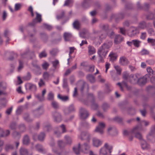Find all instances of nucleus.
Here are the masks:
<instances>
[{"instance_id":"39","label":"nucleus","mask_w":155,"mask_h":155,"mask_svg":"<svg viewBox=\"0 0 155 155\" xmlns=\"http://www.w3.org/2000/svg\"><path fill=\"white\" fill-rule=\"evenodd\" d=\"M23 62L21 60L19 61V65L17 69V71L20 72L23 68Z\"/></svg>"},{"instance_id":"56","label":"nucleus","mask_w":155,"mask_h":155,"mask_svg":"<svg viewBox=\"0 0 155 155\" xmlns=\"http://www.w3.org/2000/svg\"><path fill=\"white\" fill-rule=\"evenodd\" d=\"M52 64H53V66L55 68H56L59 65V62L58 60H55V61H52Z\"/></svg>"},{"instance_id":"36","label":"nucleus","mask_w":155,"mask_h":155,"mask_svg":"<svg viewBox=\"0 0 155 155\" xmlns=\"http://www.w3.org/2000/svg\"><path fill=\"white\" fill-rule=\"evenodd\" d=\"M133 42L134 45L136 47L138 48L140 46L141 42L138 40H133Z\"/></svg>"},{"instance_id":"17","label":"nucleus","mask_w":155,"mask_h":155,"mask_svg":"<svg viewBox=\"0 0 155 155\" xmlns=\"http://www.w3.org/2000/svg\"><path fill=\"white\" fill-rule=\"evenodd\" d=\"M54 120L57 122H59L61 120V116L60 113L58 112H55L54 114Z\"/></svg>"},{"instance_id":"63","label":"nucleus","mask_w":155,"mask_h":155,"mask_svg":"<svg viewBox=\"0 0 155 155\" xmlns=\"http://www.w3.org/2000/svg\"><path fill=\"white\" fill-rule=\"evenodd\" d=\"M19 129L20 131L22 132L25 130V127L23 124H22L19 126Z\"/></svg>"},{"instance_id":"8","label":"nucleus","mask_w":155,"mask_h":155,"mask_svg":"<svg viewBox=\"0 0 155 155\" xmlns=\"http://www.w3.org/2000/svg\"><path fill=\"white\" fill-rule=\"evenodd\" d=\"M47 91L46 89H43L41 91V95L39 94H35V97L38 100L41 101L45 100V95L46 94Z\"/></svg>"},{"instance_id":"12","label":"nucleus","mask_w":155,"mask_h":155,"mask_svg":"<svg viewBox=\"0 0 155 155\" xmlns=\"http://www.w3.org/2000/svg\"><path fill=\"white\" fill-rule=\"evenodd\" d=\"M5 92L0 91V100L2 104H1L2 106V107L5 106L7 102V101L5 98L4 97L2 98L3 96L5 95Z\"/></svg>"},{"instance_id":"21","label":"nucleus","mask_w":155,"mask_h":155,"mask_svg":"<svg viewBox=\"0 0 155 155\" xmlns=\"http://www.w3.org/2000/svg\"><path fill=\"white\" fill-rule=\"evenodd\" d=\"M54 76L53 74H49L47 72H45L43 74V77L46 80H48Z\"/></svg>"},{"instance_id":"58","label":"nucleus","mask_w":155,"mask_h":155,"mask_svg":"<svg viewBox=\"0 0 155 155\" xmlns=\"http://www.w3.org/2000/svg\"><path fill=\"white\" fill-rule=\"evenodd\" d=\"M38 85L40 87H43L45 85V82L42 79H41L38 83Z\"/></svg>"},{"instance_id":"25","label":"nucleus","mask_w":155,"mask_h":155,"mask_svg":"<svg viewBox=\"0 0 155 155\" xmlns=\"http://www.w3.org/2000/svg\"><path fill=\"white\" fill-rule=\"evenodd\" d=\"M88 53L90 54L91 55L94 54L96 51L94 48L91 45H89L88 47Z\"/></svg>"},{"instance_id":"14","label":"nucleus","mask_w":155,"mask_h":155,"mask_svg":"<svg viewBox=\"0 0 155 155\" xmlns=\"http://www.w3.org/2000/svg\"><path fill=\"white\" fill-rule=\"evenodd\" d=\"M124 15L123 13H120L118 14H113L110 16V19L123 18Z\"/></svg>"},{"instance_id":"4","label":"nucleus","mask_w":155,"mask_h":155,"mask_svg":"<svg viewBox=\"0 0 155 155\" xmlns=\"http://www.w3.org/2000/svg\"><path fill=\"white\" fill-rule=\"evenodd\" d=\"M91 146L89 143H84L83 145H81L79 143L77 147H73V149L77 154L79 153L80 150L85 153H87L88 152V150L90 148Z\"/></svg>"},{"instance_id":"28","label":"nucleus","mask_w":155,"mask_h":155,"mask_svg":"<svg viewBox=\"0 0 155 155\" xmlns=\"http://www.w3.org/2000/svg\"><path fill=\"white\" fill-rule=\"evenodd\" d=\"M30 142V139L28 135H25L23 139V143L24 144L27 145Z\"/></svg>"},{"instance_id":"31","label":"nucleus","mask_w":155,"mask_h":155,"mask_svg":"<svg viewBox=\"0 0 155 155\" xmlns=\"http://www.w3.org/2000/svg\"><path fill=\"white\" fill-rule=\"evenodd\" d=\"M110 74L114 80L116 81L118 79V78L114 71H111L110 72Z\"/></svg>"},{"instance_id":"1","label":"nucleus","mask_w":155,"mask_h":155,"mask_svg":"<svg viewBox=\"0 0 155 155\" xmlns=\"http://www.w3.org/2000/svg\"><path fill=\"white\" fill-rule=\"evenodd\" d=\"M139 76V75L138 74H131L129 76L127 74H124L123 76L124 80L121 83H118L117 84V85L120 87L121 90L123 91V87H127V81H129L133 84L137 83Z\"/></svg>"},{"instance_id":"40","label":"nucleus","mask_w":155,"mask_h":155,"mask_svg":"<svg viewBox=\"0 0 155 155\" xmlns=\"http://www.w3.org/2000/svg\"><path fill=\"white\" fill-rule=\"evenodd\" d=\"M58 98L63 101H66L68 99V97L67 96H62L60 94H58Z\"/></svg>"},{"instance_id":"6","label":"nucleus","mask_w":155,"mask_h":155,"mask_svg":"<svg viewBox=\"0 0 155 155\" xmlns=\"http://www.w3.org/2000/svg\"><path fill=\"white\" fill-rule=\"evenodd\" d=\"M139 33V30L138 28L134 27H131L127 33L128 35L130 37H133Z\"/></svg>"},{"instance_id":"26","label":"nucleus","mask_w":155,"mask_h":155,"mask_svg":"<svg viewBox=\"0 0 155 155\" xmlns=\"http://www.w3.org/2000/svg\"><path fill=\"white\" fill-rule=\"evenodd\" d=\"M110 58V60L112 62H113L117 59V56L115 53L112 52H111L109 55Z\"/></svg>"},{"instance_id":"62","label":"nucleus","mask_w":155,"mask_h":155,"mask_svg":"<svg viewBox=\"0 0 155 155\" xmlns=\"http://www.w3.org/2000/svg\"><path fill=\"white\" fill-rule=\"evenodd\" d=\"M8 16V13L5 11H4L3 12L2 17L3 19H5Z\"/></svg>"},{"instance_id":"38","label":"nucleus","mask_w":155,"mask_h":155,"mask_svg":"<svg viewBox=\"0 0 155 155\" xmlns=\"http://www.w3.org/2000/svg\"><path fill=\"white\" fill-rule=\"evenodd\" d=\"M87 78L88 80L91 83H93L95 81V78L93 75L89 74L87 76Z\"/></svg>"},{"instance_id":"43","label":"nucleus","mask_w":155,"mask_h":155,"mask_svg":"<svg viewBox=\"0 0 155 155\" xmlns=\"http://www.w3.org/2000/svg\"><path fill=\"white\" fill-rule=\"evenodd\" d=\"M49 64L46 61H44L42 64V66L43 69L46 70L48 67Z\"/></svg>"},{"instance_id":"44","label":"nucleus","mask_w":155,"mask_h":155,"mask_svg":"<svg viewBox=\"0 0 155 155\" xmlns=\"http://www.w3.org/2000/svg\"><path fill=\"white\" fill-rule=\"evenodd\" d=\"M64 138L67 144H70L71 143L72 140L70 137L68 136H65Z\"/></svg>"},{"instance_id":"49","label":"nucleus","mask_w":155,"mask_h":155,"mask_svg":"<svg viewBox=\"0 0 155 155\" xmlns=\"http://www.w3.org/2000/svg\"><path fill=\"white\" fill-rule=\"evenodd\" d=\"M13 137L15 138H19L20 137V134L17 132L15 131L12 134Z\"/></svg>"},{"instance_id":"52","label":"nucleus","mask_w":155,"mask_h":155,"mask_svg":"<svg viewBox=\"0 0 155 155\" xmlns=\"http://www.w3.org/2000/svg\"><path fill=\"white\" fill-rule=\"evenodd\" d=\"M114 67L117 71V73L120 74L121 71V69L120 67L118 65H115Z\"/></svg>"},{"instance_id":"35","label":"nucleus","mask_w":155,"mask_h":155,"mask_svg":"<svg viewBox=\"0 0 155 155\" xmlns=\"http://www.w3.org/2000/svg\"><path fill=\"white\" fill-rule=\"evenodd\" d=\"M51 106L54 109H57L59 107L58 103L54 100L51 101Z\"/></svg>"},{"instance_id":"45","label":"nucleus","mask_w":155,"mask_h":155,"mask_svg":"<svg viewBox=\"0 0 155 155\" xmlns=\"http://www.w3.org/2000/svg\"><path fill=\"white\" fill-rule=\"evenodd\" d=\"M44 129L45 130H46L48 131H49L51 130V127L49 124H45L44 125Z\"/></svg>"},{"instance_id":"3","label":"nucleus","mask_w":155,"mask_h":155,"mask_svg":"<svg viewBox=\"0 0 155 155\" xmlns=\"http://www.w3.org/2000/svg\"><path fill=\"white\" fill-rule=\"evenodd\" d=\"M142 124H144L145 126H147L149 124V122L143 120L141 121V123L134 127L131 131V133L140 140L142 139V135L139 132L142 130Z\"/></svg>"},{"instance_id":"53","label":"nucleus","mask_w":155,"mask_h":155,"mask_svg":"<svg viewBox=\"0 0 155 155\" xmlns=\"http://www.w3.org/2000/svg\"><path fill=\"white\" fill-rule=\"evenodd\" d=\"M36 147L39 152H42L43 151V149L42 145L40 144H38L36 145Z\"/></svg>"},{"instance_id":"51","label":"nucleus","mask_w":155,"mask_h":155,"mask_svg":"<svg viewBox=\"0 0 155 155\" xmlns=\"http://www.w3.org/2000/svg\"><path fill=\"white\" fill-rule=\"evenodd\" d=\"M90 0H84V2H82V6L84 8H86L89 5Z\"/></svg>"},{"instance_id":"11","label":"nucleus","mask_w":155,"mask_h":155,"mask_svg":"<svg viewBox=\"0 0 155 155\" xmlns=\"http://www.w3.org/2000/svg\"><path fill=\"white\" fill-rule=\"evenodd\" d=\"M91 136L90 134L86 132H83L81 133L80 136L79 138L81 140H89L90 139Z\"/></svg>"},{"instance_id":"60","label":"nucleus","mask_w":155,"mask_h":155,"mask_svg":"<svg viewBox=\"0 0 155 155\" xmlns=\"http://www.w3.org/2000/svg\"><path fill=\"white\" fill-rule=\"evenodd\" d=\"M64 12H62L60 14L57 15V18L58 19H61L64 16Z\"/></svg>"},{"instance_id":"19","label":"nucleus","mask_w":155,"mask_h":155,"mask_svg":"<svg viewBox=\"0 0 155 155\" xmlns=\"http://www.w3.org/2000/svg\"><path fill=\"white\" fill-rule=\"evenodd\" d=\"M147 79V78L146 76L140 78H139V77L137 83L138 84L140 85L144 84L146 82Z\"/></svg>"},{"instance_id":"20","label":"nucleus","mask_w":155,"mask_h":155,"mask_svg":"<svg viewBox=\"0 0 155 155\" xmlns=\"http://www.w3.org/2000/svg\"><path fill=\"white\" fill-rule=\"evenodd\" d=\"M124 38L120 35L116 36L114 39V42L116 44H118L123 41Z\"/></svg>"},{"instance_id":"50","label":"nucleus","mask_w":155,"mask_h":155,"mask_svg":"<svg viewBox=\"0 0 155 155\" xmlns=\"http://www.w3.org/2000/svg\"><path fill=\"white\" fill-rule=\"evenodd\" d=\"M140 54L142 55H147L149 54V51L147 49H143L141 51Z\"/></svg>"},{"instance_id":"5","label":"nucleus","mask_w":155,"mask_h":155,"mask_svg":"<svg viewBox=\"0 0 155 155\" xmlns=\"http://www.w3.org/2000/svg\"><path fill=\"white\" fill-rule=\"evenodd\" d=\"M112 146L107 143H105L104 146L101 147L99 151V155H108L107 151L110 153L112 152Z\"/></svg>"},{"instance_id":"2","label":"nucleus","mask_w":155,"mask_h":155,"mask_svg":"<svg viewBox=\"0 0 155 155\" xmlns=\"http://www.w3.org/2000/svg\"><path fill=\"white\" fill-rule=\"evenodd\" d=\"M112 44L113 42L111 40L106 41L98 50L97 54L99 56L106 57Z\"/></svg>"},{"instance_id":"41","label":"nucleus","mask_w":155,"mask_h":155,"mask_svg":"<svg viewBox=\"0 0 155 155\" xmlns=\"http://www.w3.org/2000/svg\"><path fill=\"white\" fill-rule=\"evenodd\" d=\"M147 72L150 75H152L155 74V72H154L150 67H147Z\"/></svg>"},{"instance_id":"30","label":"nucleus","mask_w":155,"mask_h":155,"mask_svg":"<svg viewBox=\"0 0 155 155\" xmlns=\"http://www.w3.org/2000/svg\"><path fill=\"white\" fill-rule=\"evenodd\" d=\"M141 147L143 149H146L148 148L149 145L144 140H142L141 143Z\"/></svg>"},{"instance_id":"59","label":"nucleus","mask_w":155,"mask_h":155,"mask_svg":"<svg viewBox=\"0 0 155 155\" xmlns=\"http://www.w3.org/2000/svg\"><path fill=\"white\" fill-rule=\"evenodd\" d=\"M74 108L73 105H71L66 110L68 111L69 113H70L74 110Z\"/></svg>"},{"instance_id":"42","label":"nucleus","mask_w":155,"mask_h":155,"mask_svg":"<svg viewBox=\"0 0 155 155\" xmlns=\"http://www.w3.org/2000/svg\"><path fill=\"white\" fill-rule=\"evenodd\" d=\"M24 119L28 122H30L32 120L30 118L29 114L28 113H25L24 115Z\"/></svg>"},{"instance_id":"7","label":"nucleus","mask_w":155,"mask_h":155,"mask_svg":"<svg viewBox=\"0 0 155 155\" xmlns=\"http://www.w3.org/2000/svg\"><path fill=\"white\" fill-rule=\"evenodd\" d=\"M105 127V124L104 123L100 122L99 123L98 126L96 127L94 131L100 134H102L104 133V130Z\"/></svg>"},{"instance_id":"15","label":"nucleus","mask_w":155,"mask_h":155,"mask_svg":"<svg viewBox=\"0 0 155 155\" xmlns=\"http://www.w3.org/2000/svg\"><path fill=\"white\" fill-rule=\"evenodd\" d=\"M119 62L121 65H126L129 64V61L126 57L123 56L120 58L119 60Z\"/></svg>"},{"instance_id":"61","label":"nucleus","mask_w":155,"mask_h":155,"mask_svg":"<svg viewBox=\"0 0 155 155\" xmlns=\"http://www.w3.org/2000/svg\"><path fill=\"white\" fill-rule=\"evenodd\" d=\"M58 146L60 147H62L64 144V143L62 140H58Z\"/></svg>"},{"instance_id":"47","label":"nucleus","mask_w":155,"mask_h":155,"mask_svg":"<svg viewBox=\"0 0 155 155\" xmlns=\"http://www.w3.org/2000/svg\"><path fill=\"white\" fill-rule=\"evenodd\" d=\"M31 75L29 72H28L26 75L23 77V79L25 80H29L30 79Z\"/></svg>"},{"instance_id":"22","label":"nucleus","mask_w":155,"mask_h":155,"mask_svg":"<svg viewBox=\"0 0 155 155\" xmlns=\"http://www.w3.org/2000/svg\"><path fill=\"white\" fill-rule=\"evenodd\" d=\"M64 37L65 41H69L72 38V36L70 33L65 32L64 34Z\"/></svg>"},{"instance_id":"33","label":"nucleus","mask_w":155,"mask_h":155,"mask_svg":"<svg viewBox=\"0 0 155 155\" xmlns=\"http://www.w3.org/2000/svg\"><path fill=\"white\" fill-rule=\"evenodd\" d=\"M147 27V24L145 22L143 21L139 23L138 25V28L141 29H143L146 28Z\"/></svg>"},{"instance_id":"10","label":"nucleus","mask_w":155,"mask_h":155,"mask_svg":"<svg viewBox=\"0 0 155 155\" xmlns=\"http://www.w3.org/2000/svg\"><path fill=\"white\" fill-rule=\"evenodd\" d=\"M80 117L82 119L86 118L89 115L87 111L85 109L82 107L80 109Z\"/></svg>"},{"instance_id":"37","label":"nucleus","mask_w":155,"mask_h":155,"mask_svg":"<svg viewBox=\"0 0 155 155\" xmlns=\"http://www.w3.org/2000/svg\"><path fill=\"white\" fill-rule=\"evenodd\" d=\"M107 36V35L105 34H101V36H99L98 37V42L100 43H101V41L102 40L106 38Z\"/></svg>"},{"instance_id":"13","label":"nucleus","mask_w":155,"mask_h":155,"mask_svg":"<svg viewBox=\"0 0 155 155\" xmlns=\"http://www.w3.org/2000/svg\"><path fill=\"white\" fill-rule=\"evenodd\" d=\"M107 132L110 135H114L117 134V131L116 128L114 127H109L108 129Z\"/></svg>"},{"instance_id":"23","label":"nucleus","mask_w":155,"mask_h":155,"mask_svg":"<svg viewBox=\"0 0 155 155\" xmlns=\"http://www.w3.org/2000/svg\"><path fill=\"white\" fill-rule=\"evenodd\" d=\"M54 94L51 91L50 92L47 96V100L49 101H52L54 100Z\"/></svg>"},{"instance_id":"57","label":"nucleus","mask_w":155,"mask_h":155,"mask_svg":"<svg viewBox=\"0 0 155 155\" xmlns=\"http://www.w3.org/2000/svg\"><path fill=\"white\" fill-rule=\"evenodd\" d=\"M28 10L30 12L31 16L33 17L34 15L32 7L31 6H30L28 8Z\"/></svg>"},{"instance_id":"48","label":"nucleus","mask_w":155,"mask_h":155,"mask_svg":"<svg viewBox=\"0 0 155 155\" xmlns=\"http://www.w3.org/2000/svg\"><path fill=\"white\" fill-rule=\"evenodd\" d=\"M22 5L21 3H17L15 4V10L16 11H17L19 10L21 7Z\"/></svg>"},{"instance_id":"32","label":"nucleus","mask_w":155,"mask_h":155,"mask_svg":"<svg viewBox=\"0 0 155 155\" xmlns=\"http://www.w3.org/2000/svg\"><path fill=\"white\" fill-rule=\"evenodd\" d=\"M50 145L52 149V151L55 153H57V149L56 148L55 144L54 141H52L50 143Z\"/></svg>"},{"instance_id":"54","label":"nucleus","mask_w":155,"mask_h":155,"mask_svg":"<svg viewBox=\"0 0 155 155\" xmlns=\"http://www.w3.org/2000/svg\"><path fill=\"white\" fill-rule=\"evenodd\" d=\"M13 147V146L12 145L7 144L5 146V150L6 151H8L12 149Z\"/></svg>"},{"instance_id":"24","label":"nucleus","mask_w":155,"mask_h":155,"mask_svg":"<svg viewBox=\"0 0 155 155\" xmlns=\"http://www.w3.org/2000/svg\"><path fill=\"white\" fill-rule=\"evenodd\" d=\"M74 28L78 30L81 26V24L78 20H76L73 24Z\"/></svg>"},{"instance_id":"64","label":"nucleus","mask_w":155,"mask_h":155,"mask_svg":"<svg viewBox=\"0 0 155 155\" xmlns=\"http://www.w3.org/2000/svg\"><path fill=\"white\" fill-rule=\"evenodd\" d=\"M60 127L61 129L62 133H64L66 132V130L65 128V126L64 124H62L60 126Z\"/></svg>"},{"instance_id":"27","label":"nucleus","mask_w":155,"mask_h":155,"mask_svg":"<svg viewBox=\"0 0 155 155\" xmlns=\"http://www.w3.org/2000/svg\"><path fill=\"white\" fill-rule=\"evenodd\" d=\"M147 138L152 143H153L155 142V135H153V134L150 133L147 137Z\"/></svg>"},{"instance_id":"46","label":"nucleus","mask_w":155,"mask_h":155,"mask_svg":"<svg viewBox=\"0 0 155 155\" xmlns=\"http://www.w3.org/2000/svg\"><path fill=\"white\" fill-rule=\"evenodd\" d=\"M147 41L148 43L154 46L155 45V39L148 38Z\"/></svg>"},{"instance_id":"55","label":"nucleus","mask_w":155,"mask_h":155,"mask_svg":"<svg viewBox=\"0 0 155 155\" xmlns=\"http://www.w3.org/2000/svg\"><path fill=\"white\" fill-rule=\"evenodd\" d=\"M47 56V53L45 51L41 52L39 54V57L40 58L45 57Z\"/></svg>"},{"instance_id":"9","label":"nucleus","mask_w":155,"mask_h":155,"mask_svg":"<svg viewBox=\"0 0 155 155\" xmlns=\"http://www.w3.org/2000/svg\"><path fill=\"white\" fill-rule=\"evenodd\" d=\"M103 142L101 140L96 137H94L92 139V144L93 147H98L102 144Z\"/></svg>"},{"instance_id":"29","label":"nucleus","mask_w":155,"mask_h":155,"mask_svg":"<svg viewBox=\"0 0 155 155\" xmlns=\"http://www.w3.org/2000/svg\"><path fill=\"white\" fill-rule=\"evenodd\" d=\"M21 155H28V152L27 150L24 148L21 147L20 150Z\"/></svg>"},{"instance_id":"34","label":"nucleus","mask_w":155,"mask_h":155,"mask_svg":"<svg viewBox=\"0 0 155 155\" xmlns=\"http://www.w3.org/2000/svg\"><path fill=\"white\" fill-rule=\"evenodd\" d=\"M45 137V134L44 132L41 133L38 135V139L40 141H43Z\"/></svg>"},{"instance_id":"18","label":"nucleus","mask_w":155,"mask_h":155,"mask_svg":"<svg viewBox=\"0 0 155 155\" xmlns=\"http://www.w3.org/2000/svg\"><path fill=\"white\" fill-rule=\"evenodd\" d=\"M10 133V132L9 130H7L5 132L3 129L0 128V137L7 136L9 135Z\"/></svg>"},{"instance_id":"16","label":"nucleus","mask_w":155,"mask_h":155,"mask_svg":"<svg viewBox=\"0 0 155 155\" xmlns=\"http://www.w3.org/2000/svg\"><path fill=\"white\" fill-rule=\"evenodd\" d=\"M26 87L28 88L31 91L35 92L37 90V87L35 85L31 83H28L26 85Z\"/></svg>"}]
</instances>
